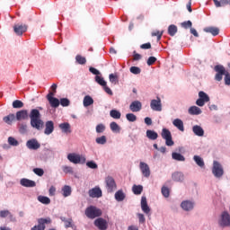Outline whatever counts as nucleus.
Wrapping results in <instances>:
<instances>
[{
    "label": "nucleus",
    "mask_w": 230,
    "mask_h": 230,
    "mask_svg": "<svg viewBox=\"0 0 230 230\" xmlns=\"http://www.w3.org/2000/svg\"><path fill=\"white\" fill-rule=\"evenodd\" d=\"M131 112H139L143 109V104L139 101H134L129 105Z\"/></svg>",
    "instance_id": "nucleus-18"
},
{
    "label": "nucleus",
    "mask_w": 230,
    "mask_h": 230,
    "mask_svg": "<svg viewBox=\"0 0 230 230\" xmlns=\"http://www.w3.org/2000/svg\"><path fill=\"white\" fill-rule=\"evenodd\" d=\"M150 107L152 111H155L156 112H161L163 111V103L161 102V98L156 97L150 102Z\"/></svg>",
    "instance_id": "nucleus-10"
},
{
    "label": "nucleus",
    "mask_w": 230,
    "mask_h": 230,
    "mask_svg": "<svg viewBox=\"0 0 230 230\" xmlns=\"http://www.w3.org/2000/svg\"><path fill=\"white\" fill-rule=\"evenodd\" d=\"M172 159H174V161H181V162L186 161V158L184 157V155H181L180 153H172Z\"/></svg>",
    "instance_id": "nucleus-37"
},
{
    "label": "nucleus",
    "mask_w": 230,
    "mask_h": 230,
    "mask_svg": "<svg viewBox=\"0 0 230 230\" xmlns=\"http://www.w3.org/2000/svg\"><path fill=\"white\" fill-rule=\"evenodd\" d=\"M225 84H226V85H230V75H229V72H226V74Z\"/></svg>",
    "instance_id": "nucleus-64"
},
{
    "label": "nucleus",
    "mask_w": 230,
    "mask_h": 230,
    "mask_svg": "<svg viewBox=\"0 0 230 230\" xmlns=\"http://www.w3.org/2000/svg\"><path fill=\"white\" fill-rule=\"evenodd\" d=\"M16 119L21 121V119H28V110H22L16 112Z\"/></svg>",
    "instance_id": "nucleus-23"
},
{
    "label": "nucleus",
    "mask_w": 230,
    "mask_h": 230,
    "mask_svg": "<svg viewBox=\"0 0 230 230\" xmlns=\"http://www.w3.org/2000/svg\"><path fill=\"white\" fill-rule=\"evenodd\" d=\"M20 184L24 188H35V186H37V183L34 181L26 178H22L20 181Z\"/></svg>",
    "instance_id": "nucleus-19"
},
{
    "label": "nucleus",
    "mask_w": 230,
    "mask_h": 230,
    "mask_svg": "<svg viewBox=\"0 0 230 230\" xmlns=\"http://www.w3.org/2000/svg\"><path fill=\"white\" fill-rule=\"evenodd\" d=\"M139 224H145L146 222V218H145V215L137 214Z\"/></svg>",
    "instance_id": "nucleus-63"
},
{
    "label": "nucleus",
    "mask_w": 230,
    "mask_h": 230,
    "mask_svg": "<svg viewBox=\"0 0 230 230\" xmlns=\"http://www.w3.org/2000/svg\"><path fill=\"white\" fill-rule=\"evenodd\" d=\"M62 170H63L64 173H73V167H71V166L64 165L62 167Z\"/></svg>",
    "instance_id": "nucleus-59"
},
{
    "label": "nucleus",
    "mask_w": 230,
    "mask_h": 230,
    "mask_svg": "<svg viewBox=\"0 0 230 230\" xmlns=\"http://www.w3.org/2000/svg\"><path fill=\"white\" fill-rule=\"evenodd\" d=\"M193 202L190 200L182 201L181 204V208L184 209V211H191V209H193Z\"/></svg>",
    "instance_id": "nucleus-22"
},
{
    "label": "nucleus",
    "mask_w": 230,
    "mask_h": 230,
    "mask_svg": "<svg viewBox=\"0 0 230 230\" xmlns=\"http://www.w3.org/2000/svg\"><path fill=\"white\" fill-rule=\"evenodd\" d=\"M86 166H88V168H91L92 170H96L98 168V164L94 163V161L87 162Z\"/></svg>",
    "instance_id": "nucleus-54"
},
{
    "label": "nucleus",
    "mask_w": 230,
    "mask_h": 230,
    "mask_svg": "<svg viewBox=\"0 0 230 230\" xmlns=\"http://www.w3.org/2000/svg\"><path fill=\"white\" fill-rule=\"evenodd\" d=\"M126 119L131 123H134V121H137V117L134 113H128L126 114Z\"/></svg>",
    "instance_id": "nucleus-44"
},
{
    "label": "nucleus",
    "mask_w": 230,
    "mask_h": 230,
    "mask_svg": "<svg viewBox=\"0 0 230 230\" xmlns=\"http://www.w3.org/2000/svg\"><path fill=\"white\" fill-rule=\"evenodd\" d=\"M10 211L9 210H2L0 211V218H6V217H9Z\"/></svg>",
    "instance_id": "nucleus-61"
},
{
    "label": "nucleus",
    "mask_w": 230,
    "mask_h": 230,
    "mask_svg": "<svg viewBox=\"0 0 230 230\" xmlns=\"http://www.w3.org/2000/svg\"><path fill=\"white\" fill-rule=\"evenodd\" d=\"M26 146L29 150H39L40 148V143L37 139L32 138L27 141Z\"/></svg>",
    "instance_id": "nucleus-14"
},
{
    "label": "nucleus",
    "mask_w": 230,
    "mask_h": 230,
    "mask_svg": "<svg viewBox=\"0 0 230 230\" xmlns=\"http://www.w3.org/2000/svg\"><path fill=\"white\" fill-rule=\"evenodd\" d=\"M141 209L146 215H148V213H150V207H148V203L146 201V197H142V199H141Z\"/></svg>",
    "instance_id": "nucleus-24"
},
{
    "label": "nucleus",
    "mask_w": 230,
    "mask_h": 230,
    "mask_svg": "<svg viewBox=\"0 0 230 230\" xmlns=\"http://www.w3.org/2000/svg\"><path fill=\"white\" fill-rule=\"evenodd\" d=\"M178 29L176 27V25L174 24H171L168 27V35H170L171 37H174L175 33H177Z\"/></svg>",
    "instance_id": "nucleus-35"
},
{
    "label": "nucleus",
    "mask_w": 230,
    "mask_h": 230,
    "mask_svg": "<svg viewBox=\"0 0 230 230\" xmlns=\"http://www.w3.org/2000/svg\"><path fill=\"white\" fill-rule=\"evenodd\" d=\"M33 172L39 177H42V175H44V170L41 168H34Z\"/></svg>",
    "instance_id": "nucleus-57"
},
{
    "label": "nucleus",
    "mask_w": 230,
    "mask_h": 230,
    "mask_svg": "<svg viewBox=\"0 0 230 230\" xmlns=\"http://www.w3.org/2000/svg\"><path fill=\"white\" fill-rule=\"evenodd\" d=\"M110 128L111 130H112V132H119V130H121L119 125H118V123H116L115 121L110 124Z\"/></svg>",
    "instance_id": "nucleus-42"
},
{
    "label": "nucleus",
    "mask_w": 230,
    "mask_h": 230,
    "mask_svg": "<svg viewBox=\"0 0 230 230\" xmlns=\"http://www.w3.org/2000/svg\"><path fill=\"white\" fill-rule=\"evenodd\" d=\"M95 142L97 143V145H105L107 143V137L106 136L99 137L95 139Z\"/></svg>",
    "instance_id": "nucleus-46"
},
{
    "label": "nucleus",
    "mask_w": 230,
    "mask_h": 230,
    "mask_svg": "<svg viewBox=\"0 0 230 230\" xmlns=\"http://www.w3.org/2000/svg\"><path fill=\"white\" fill-rule=\"evenodd\" d=\"M214 1V4L217 8H220L222 6H226V4L230 5V0H213Z\"/></svg>",
    "instance_id": "nucleus-31"
},
{
    "label": "nucleus",
    "mask_w": 230,
    "mask_h": 230,
    "mask_svg": "<svg viewBox=\"0 0 230 230\" xmlns=\"http://www.w3.org/2000/svg\"><path fill=\"white\" fill-rule=\"evenodd\" d=\"M130 73H132L133 75H139L141 73V68L137 67V66H131L129 68Z\"/></svg>",
    "instance_id": "nucleus-52"
},
{
    "label": "nucleus",
    "mask_w": 230,
    "mask_h": 230,
    "mask_svg": "<svg viewBox=\"0 0 230 230\" xmlns=\"http://www.w3.org/2000/svg\"><path fill=\"white\" fill-rule=\"evenodd\" d=\"M214 71H216V76H215V80H217V82H222V78L225 75L227 74V72L226 71V67H224V66L222 65H217L214 67Z\"/></svg>",
    "instance_id": "nucleus-8"
},
{
    "label": "nucleus",
    "mask_w": 230,
    "mask_h": 230,
    "mask_svg": "<svg viewBox=\"0 0 230 230\" xmlns=\"http://www.w3.org/2000/svg\"><path fill=\"white\" fill-rule=\"evenodd\" d=\"M53 130H55V123H53L52 120H48L45 123L44 134H46V136H49V134H53Z\"/></svg>",
    "instance_id": "nucleus-17"
},
{
    "label": "nucleus",
    "mask_w": 230,
    "mask_h": 230,
    "mask_svg": "<svg viewBox=\"0 0 230 230\" xmlns=\"http://www.w3.org/2000/svg\"><path fill=\"white\" fill-rule=\"evenodd\" d=\"M62 191L64 197H69V195H71V187L69 185H65Z\"/></svg>",
    "instance_id": "nucleus-41"
},
{
    "label": "nucleus",
    "mask_w": 230,
    "mask_h": 230,
    "mask_svg": "<svg viewBox=\"0 0 230 230\" xmlns=\"http://www.w3.org/2000/svg\"><path fill=\"white\" fill-rule=\"evenodd\" d=\"M193 26V23L191 21H187L181 22V28H184L185 30H188V28H191Z\"/></svg>",
    "instance_id": "nucleus-55"
},
{
    "label": "nucleus",
    "mask_w": 230,
    "mask_h": 230,
    "mask_svg": "<svg viewBox=\"0 0 230 230\" xmlns=\"http://www.w3.org/2000/svg\"><path fill=\"white\" fill-rule=\"evenodd\" d=\"M111 118H113V119H119L121 118V112L118 110H111L110 111Z\"/></svg>",
    "instance_id": "nucleus-34"
},
{
    "label": "nucleus",
    "mask_w": 230,
    "mask_h": 230,
    "mask_svg": "<svg viewBox=\"0 0 230 230\" xmlns=\"http://www.w3.org/2000/svg\"><path fill=\"white\" fill-rule=\"evenodd\" d=\"M157 62V58L155 57H149L147 59V66H154Z\"/></svg>",
    "instance_id": "nucleus-60"
},
{
    "label": "nucleus",
    "mask_w": 230,
    "mask_h": 230,
    "mask_svg": "<svg viewBox=\"0 0 230 230\" xmlns=\"http://www.w3.org/2000/svg\"><path fill=\"white\" fill-rule=\"evenodd\" d=\"M13 109H22L24 107V102L19 100H15L13 102Z\"/></svg>",
    "instance_id": "nucleus-43"
},
{
    "label": "nucleus",
    "mask_w": 230,
    "mask_h": 230,
    "mask_svg": "<svg viewBox=\"0 0 230 230\" xmlns=\"http://www.w3.org/2000/svg\"><path fill=\"white\" fill-rule=\"evenodd\" d=\"M139 168H140V170L142 172V175L144 177H146V178L150 177V173H151L150 172V166H148L146 163L140 162Z\"/></svg>",
    "instance_id": "nucleus-15"
},
{
    "label": "nucleus",
    "mask_w": 230,
    "mask_h": 230,
    "mask_svg": "<svg viewBox=\"0 0 230 230\" xmlns=\"http://www.w3.org/2000/svg\"><path fill=\"white\" fill-rule=\"evenodd\" d=\"M192 132L195 134V136H199V137L204 136V129L199 125L193 126Z\"/></svg>",
    "instance_id": "nucleus-28"
},
{
    "label": "nucleus",
    "mask_w": 230,
    "mask_h": 230,
    "mask_svg": "<svg viewBox=\"0 0 230 230\" xmlns=\"http://www.w3.org/2000/svg\"><path fill=\"white\" fill-rule=\"evenodd\" d=\"M59 128L64 134H71V124L69 122L59 124Z\"/></svg>",
    "instance_id": "nucleus-20"
},
{
    "label": "nucleus",
    "mask_w": 230,
    "mask_h": 230,
    "mask_svg": "<svg viewBox=\"0 0 230 230\" xmlns=\"http://www.w3.org/2000/svg\"><path fill=\"white\" fill-rule=\"evenodd\" d=\"M206 33H211L214 37H217L220 33V29L218 27H206L203 30Z\"/></svg>",
    "instance_id": "nucleus-21"
},
{
    "label": "nucleus",
    "mask_w": 230,
    "mask_h": 230,
    "mask_svg": "<svg viewBox=\"0 0 230 230\" xmlns=\"http://www.w3.org/2000/svg\"><path fill=\"white\" fill-rule=\"evenodd\" d=\"M199 98L207 102H209V95H208V93H206L205 92L200 91L199 93Z\"/></svg>",
    "instance_id": "nucleus-48"
},
{
    "label": "nucleus",
    "mask_w": 230,
    "mask_h": 230,
    "mask_svg": "<svg viewBox=\"0 0 230 230\" xmlns=\"http://www.w3.org/2000/svg\"><path fill=\"white\" fill-rule=\"evenodd\" d=\"M163 31H155L151 33L152 37H157V40H161V38L163 37Z\"/></svg>",
    "instance_id": "nucleus-53"
},
{
    "label": "nucleus",
    "mask_w": 230,
    "mask_h": 230,
    "mask_svg": "<svg viewBox=\"0 0 230 230\" xmlns=\"http://www.w3.org/2000/svg\"><path fill=\"white\" fill-rule=\"evenodd\" d=\"M141 49H152V44L150 42L140 45Z\"/></svg>",
    "instance_id": "nucleus-62"
},
{
    "label": "nucleus",
    "mask_w": 230,
    "mask_h": 230,
    "mask_svg": "<svg viewBox=\"0 0 230 230\" xmlns=\"http://www.w3.org/2000/svg\"><path fill=\"white\" fill-rule=\"evenodd\" d=\"M161 136L163 139L165 140L166 146H173V145H175L173 139H172V132H170L168 128H163Z\"/></svg>",
    "instance_id": "nucleus-5"
},
{
    "label": "nucleus",
    "mask_w": 230,
    "mask_h": 230,
    "mask_svg": "<svg viewBox=\"0 0 230 230\" xmlns=\"http://www.w3.org/2000/svg\"><path fill=\"white\" fill-rule=\"evenodd\" d=\"M189 114L191 116H199V114H202V110L197 106H191L189 108Z\"/></svg>",
    "instance_id": "nucleus-27"
},
{
    "label": "nucleus",
    "mask_w": 230,
    "mask_h": 230,
    "mask_svg": "<svg viewBox=\"0 0 230 230\" xmlns=\"http://www.w3.org/2000/svg\"><path fill=\"white\" fill-rule=\"evenodd\" d=\"M97 134H103L105 132V125L98 124L95 128Z\"/></svg>",
    "instance_id": "nucleus-49"
},
{
    "label": "nucleus",
    "mask_w": 230,
    "mask_h": 230,
    "mask_svg": "<svg viewBox=\"0 0 230 230\" xmlns=\"http://www.w3.org/2000/svg\"><path fill=\"white\" fill-rule=\"evenodd\" d=\"M84 107H91V105H93V103H94V100L93 99V97L86 95L84 98Z\"/></svg>",
    "instance_id": "nucleus-32"
},
{
    "label": "nucleus",
    "mask_w": 230,
    "mask_h": 230,
    "mask_svg": "<svg viewBox=\"0 0 230 230\" xmlns=\"http://www.w3.org/2000/svg\"><path fill=\"white\" fill-rule=\"evenodd\" d=\"M172 125L181 130V132H184V122L181 119H176L172 121Z\"/></svg>",
    "instance_id": "nucleus-26"
},
{
    "label": "nucleus",
    "mask_w": 230,
    "mask_h": 230,
    "mask_svg": "<svg viewBox=\"0 0 230 230\" xmlns=\"http://www.w3.org/2000/svg\"><path fill=\"white\" fill-rule=\"evenodd\" d=\"M109 79H110V82L113 84V85H116V84H118V75L114 74H111L109 75Z\"/></svg>",
    "instance_id": "nucleus-51"
},
{
    "label": "nucleus",
    "mask_w": 230,
    "mask_h": 230,
    "mask_svg": "<svg viewBox=\"0 0 230 230\" xmlns=\"http://www.w3.org/2000/svg\"><path fill=\"white\" fill-rule=\"evenodd\" d=\"M94 226L95 227H98L100 230H107L109 227V224L107 223V220L102 217L95 219Z\"/></svg>",
    "instance_id": "nucleus-13"
},
{
    "label": "nucleus",
    "mask_w": 230,
    "mask_h": 230,
    "mask_svg": "<svg viewBox=\"0 0 230 230\" xmlns=\"http://www.w3.org/2000/svg\"><path fill=\"white\" fill-rule=\"evenodd\" d=\"M31 125L33 128L40 130L44 127V122L40 119V111L37 109H33L30 113Z\"/></svg>",
    "instance_id": "nucleus-1"
},
{
    "label": "nucleus",
    "mask_w": 230,
    "mask_h": 230,
    "mask_svg": "<svg viewBox=\"0 0 230 230\" xmlns=\"http://www.w3.org/2000/svg\"><path fill=\"white\" fill-rule=\"evenodd\" d=\"M212 173L217 179H220V177L224 175V167H222V164H220V163H218L217 161H214L213 163Z\"/></svg>",
    "instance_id": "nucleus-6"
},
{
    "label": "nucleus",
    "mask_w": 230,
    "mask_h": 230,
    "mask_svg": "<svg viewBox=\"0 0 230 230\" xmlns=\"http://www.w3.org/2000/svg\"><path fill=\"white\" fill-rule=\"evenodd\" d=\"M172 179L175 182H182V181H184V174L181 172H176L172 173Z\"/></svg>",
    "instance_id": "nucleus-25"
},
{
    "label": "nucleus",
    "mask_w": 230,
    "mask_h": 230,
    "mask_svg": "<svg viewBox=\"0 0 230 230\" xmlns=\"http://www.w3.org/2000/svg\"><path fill=\"white\" fill-rule=\"evenodd\" d=\"M84 214L87 217V218H90L91 220H94V218H98V217H102V209L94 206H90L86 208V209L84 210Z\"/></svg>",
    "instance_id": "nucleus-2"
},
{
    "label": "nucleus",
    "mask_w": 230,
    "mask_h": 230,
    "mask_svg": "<svg viewBox=\"0 0 230 230\" xmlns=\"http://www.w3.org/2000/svg\"><path fill=\"white\" fill-rule=\"evenodd\" d=\"M206 103H208V102L204 101V99H200L199 97L196 101V105H198V107H204V105H206Z\"/></svg>",
    "instance_id": "nucleus-58"
},
{
    "label": "nucleus",
    "mask_w": 230,
    "mask_h": 230,
    "mask_svg": "<svg viewBox=\"0 0 230 230\" xmlns=\"http://www.w3.org/2000/svg\"><path fill=\"white\" fill-rule=\"evenodd\" d=\"M55 93H49L47 95V100L50 104V107L57 109L60 105V101L58 98H55Z\"/></svg>",
    "instance_id": "nucleus-11"
},
{
    "label": "nucleus",
    "mask_w": 230,
    "mask_h": 230,
    "mask_svg": "<svg viewBox=\"0 0 230 230\" xmlns=\"http://www.w3.org/2000/svg\"><path fill=\"white\" fill-rule=\"evenodd\" d=\"M132 191L135 195H141V193H143V186L142 185H134L132 187Z\"/></svg>",
    "instance_id": "nucleus-36"
},
{
    "label": "nucleus",
    "mask_w": 230,
    "mask_h": 230,
    "mask_svg": "<svg viewBox=\"0 0 230 230\" xmlns=\"http://www.w3.org/2000/svg\"><path fill=\"white\" fill-rule=\"evenodd\" d=\"M106 190L108 193H114L116 190H118V185L116 184V181L112 176H108L105 178Z\"/></svg>",
    "instance_id": "nucleus-4"
},
{
    "label": "nucleus",
    "mask_w": 230,
    "mask_h": 230,
    "mask_svg": "<svg viewBox=\"0 0 230 230\" xmlns=\"http://www.w3.org/2000/svg\"><path fill=\"white\" fill-rule=\"evenodd\" d=\"M59 103L60 105H62V107H69V104L71 103V102L67 98H62L60 99Z\"/></svg>",
    "instance_id": "nucleus-50"
},
{
    "label": "nucleus",
    "mask_w": 230,
    "mask_h": 230,
    "mask_svg": "<svg viewBox=\"0 0 230 230\" xmlns=\"http://www.w3.org/2000/svg\"><path fill=\"white\" fill-rule=\"evenodd\" d=\"M162 194L165 199H168V197H170V189L167 187H162Z\"/></svg>",
    "instance_id": "nucleus-56"
},
{
    "label": "nucleus",
    "mask_w": 230,
    "mask_h": 230,
    "mask_svg": "<svg viewBox=\"0 0 230 230\" xmlns=\"http://www.w3.org/2000/svg\"><path fill=\"white\" fill-rule=\"evenodd\" d=\"M51 224V217L39 218L38 226H34L31 230H46V225Z\"/></svg>",
    "instance_id": "nucleus-7"
},
{
    "label": "nucleus",
    "mask_w": 230,
    "mask_h": 230,
    "mask_svg": "<svg viewBox=\"0 0 230 230\" xmlns=\"http://www.w3.org/2000/svg\"><path fill=\"white\" fill-rule=\"evenodd\" d=\"M115 199L118 200V202H123V200H125V193L123 190H118L115 193Z\"/></svg>",
    "instance_id": "nucleus-33"
},
{
    "label": "nucleus",
    "mask_w": 230,
    "mask_h": 230,
    "mask_svg": "<svg viewBox=\"0 0 230 230\" xmlns=\"http://www.w3.org/2000/svg\"><path fill=\"white\" fill-rule=\"evenodd\" d=\"M146 137H148V139H151L152 141H155V139H157V137H159V135L157 134V132H155L152 129H148L146 131Z\"/></svg>",
    "instance_id": "nucleus-29"
},
{
    "label": "nucleus",
    "mask_w": 230,
    "mask_h": 230,
    "mask_svg": "<svg viewBox=\"0 0 230 230\" xmlns=\"http://www.w3.org/2000/svg\"><path fill=\"white\" fill-rule=\"evenodd\" d=\"M220 227H229L230 226V215L227 212L221 214L220 219L218 220Z\"/></svg>",
    "instance_id": "nucleus-9"
},
{
    "label": "nucleus",
    "mask_w": 230,
    "mask_h": 230,
    "mask_svg": "<svg viewBox=\"0 0 230 230\" xmlns=\"http://www.w3.org/2000/svg\"><path fill=\"white\" fill-rule=\"evenodd\" d=\"M88 195L92 199H100V197H102V189H100L99 187H95L93 189H91L88 191Z\"/></svg>",
    "instance_id": "nucleus-16"
},
{
    "label": "nucleus",
    "mask_w": 230,
    "mask_h": 230,
    "mask_svg": "<svg viewBox=\"0 0 230 230\" xmlns=\"http://www.w3.org/2000/svg\"><path fill=\"white\" fill-rule=\"evenodd\" d=\"M38 200L39 202H40L41 204H51V199L46 196H39L38 197Z\"/></svg>",
    "instance_id": "nucleus-39"
},
{
    "label": "nucleus",
    "mask_w": 230,
    "mask_h": 230,
    "mask_svg": "<svg viewBox=\"0 0 230 230\" xmlns=\"http://www.w3.org/2000/svg\"><path fill=\"white\" fill-rule=\"evenodd\" d=\"M13 31L16 33L18 36H22L23 33H26L28 31V25L26 24H15L13 26Z\"/></svg>",
    "instance_id": "nucleus-12"
},
{
    "label": "nucleus",
    "mask_w": 230,
    "mask_h": 230,
    "mask_svg": "<svg viewBox=\"0 0 230 230\" xmlns=\"http://www.w3.org/2000/svg\"><path fill=\"white\" fill-rule=\"evenodd\" d=\"M95 82L99 84V85H102V87H105V85H107V82H105V80L100 75L95 76Z\"/></svg>",
    "instance_id": "nucleus-45"
},
{
    "label": "nucleus",
    "mask_w": 230,
    "mask_h": 230,
    "mask_svg": "<svg viewBox=\"0 0 230 230\" xmlns=\"http://www.w3.org/2000/svg\"><path fill=\"white\" fill-rule=\"evenodd\" d=\"M3 121L6 123L7 125H12L13 121H15V115L13 113H11L5 117L3 118Z\"/></svg>",
    "instance_id": "nucleus-30"
},
{
    "label": "nucleus",
    "mask_w": 230,
    "mask_h": 230,
    "mask_svg": "<svg viewBox=\"0 0 230 230\" xmlns=\"http://www.w3.org/2000/svg\"><path fill=\"white\" fill-rule=\"evenodd\" d=\"M75 61L77 62V64H80L81 66H84L87 63V59L85 58V57H83L82 55H76Z\"/></svg>",
    "instance_id": "nucleus-38"
},
{
    "label": "nucleus",
    "mask_w": 230,
    "mask_h": 230,
    "mask_svg": "<svg viewBox=\"0 0 230 230\" xmlns=\"http://www.w3.org/2000/svg\"><path fill=\"white\" fill-rule=\"evenodd\" d=\"M193 159L198 166H199L200 168H204V160L202 159V157L199 155H194Z\"/></svg>",
    "instance_id": "nucleus-40"
},
{
    "label": "nucleus",
    "mask_w": 230,
    "mask_h": 230,
    "mask_svg": "<svg viewBox=\"0 0 230 230\" xmlns=\"http://www.w3.org/2000/svg\"><path fill=\"white\" fill-rule=\"evenodd\" d=\"M8 144L11 145V146H19V141L13 137H8Z\"/></svg>",
    "instance_id": "nucleus-47"
},
{
    "label": "nucleus",
    "mask_w": 230,
    "mask_h": 230,
    "mask_svg": "<svg viewBox=\"0 0 230 230\" xmlns=\"http://www.w3.org/2000/svg\"><path fill=\"white\" fill-rule=\"evenodd\" d=\"M67 159L70 163H73V164H85L86 159L84 156L80 155L75 153H70L67 155Z\"/></svg>",
    "instance_id": "nucleus-3"
}]
</instances>
